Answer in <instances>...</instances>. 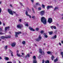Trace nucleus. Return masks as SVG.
<instances>
[{"label":"nucleus","mask_w":63,"mask_h":63,"mask_svg":"<svg viewBox=\"0 0 63 63\" xmlns=\"http://www.w3.org/2000/svg\"><path fill=\"white\" fill-rule=\"evenodd\" d=\"M22 43L23 45H24V44H25V41H23L22 42Z\"/></svg>","instance_id":"nucleus-29"},{"label":"nucleus","mask_w":63,"mask_h":63,"mask_svg":"<svg viewBox=\"0 0 63 63\" xmlns=\"http://www.w3.org/2000/svg\"><path fill=\"white\" fill-rule=\"evenodd\" d=\"M17 56H18V57H20V54H18V53H17Z\"/></svg>","instance_id":"nucleus-26"},{"label":"nucleus","mask_w":63,"mask_h":63,"mask_svg":"<svg viewBox=\"0 0 63 63\" xmlns=\"http://www.w3.org/2000/svg\"><path fill=\"white\" fill-rule=\"evenodd\" d=\"M6 38L8 39L9 38H11V35H8L7 36H6Z\"/></svg>","instance_id":"nucleus-15"},{"label":"nucleus","mask_w":63,"mask_h":63,"mask_svg":"<svg viewBox=\"0 0 63 63\" xmlns=\"http://www.w3.org/2000/svg\"><path fill=\"white\" fill-rule=\"evenodd\" d=\"M47 54H51V52L50 51H48L47 52Z\"/></svg>","instance_id":"nucleus-17"},{"label":"nucleus","mask_w":63,"mask_h":63,"mask_svg":"<svg viewBox=\"0 0 63 63\" xmlns=\"http://www.w3.org/2000/svg\"><path fill=\"white\" fill-rule=\"evenodd\" d=\"M36 5H40V4H39V3H36Z\"/></svg>","instance_id":"nucleus-37"},{"label":"nucleus","mask_w":63,"mask_h":63,"mask_svg":"<svg viewBox=\"0 0 63 63\" xmlns=\"http://www.w3.org/2000/svg\"><path fill=\"white\" fill-rule=\"evenodd\" d=\"M41 21L44 24H47V19L46 18H45L44 17H41Z\"/></svg>","instance_id":"nucleus-1"},{"label":"nucleus","mask_w":63,"mask_h":63,"mask_svg":"<svg viewBox=\"0 0 63 63\" xmlns=\"http://www.w3.org/2000/svg\"><path fill=\"white\" fill-rule=\"evenodd\" d=\"M52 32H49V33L50 35H52Z\"/></svg>","instance_id":"nucleus-19"},{"label":"nucleus","mask_w":63,"mask_h":63,"mask_svg":"<svg viewBox=\"0 0 63 63\" xmlns=\"http://www.w3.org/2000/svg\"><path fill=\"white\" fill-rule=\"evenodd\" d=\"M62 19H63V17H62Z\"/></svg>","instance_id":"nucleus-63"},{"label":"nucleus","mask_w":63,"mask_h":63,"mask_svg":"<svg viewBox=\"0 0 63 63\" xmlns=\"http://www.w3.org/2000/svg\"><path fill=\"white\" fill-rule=\"evenodd\" d=\"M32 2V3H33V0H31Z\"/></svg>","instance_id":"nucleus-52"},{"label":"nucleus","mask_w":63,"mask_h":63,"mask_svg":"<svg viewBox=\"0 0 63 63\" xmlns=\"http://www.w3.org/2000/svg\"><path fill=\"white\" fill-rule=\"evenodd\" d=\"M58 7H55V8L54 9V10H56V9H58Z\"/></svg>","instance_id":"nucleus-38"},{"label":"nucleus","mask_w":63,"mask_h":63,"mask_svg":"<svg viewBox=\"0 0 63 63\" xmlns=\"http://www.w3.org/2000/svg\"><path fill=\"white\" fill-rule=\"evenodd\" d=\"M25 14L26 15V16H28L29 15L28 14V12H27V11H26L25 13Z\"/></svg>","instance_id":"nucleus-20"},{"label":"nucleus","mask_w":63,"mask_h":63,"mask_svg":"<svg viewBox=\"0 0 63 63\" xmlns=\"http://www.w3.org/2000/svg\"><path fill=\"white\" fill-rule=\"evenodd\" d=\"M8 47V46H5L4 47V48L5 50H6L7 49V48Z\"/></svg>","instance_id":"nucleus-22"},{"label":"nucleus","mask_w":63,"mask_h":63,"mask_svg":"<svg viewBox=\"0 0 63 63\" xmlns=\"http://www.w3.org/2000/svg\"><path fill=\"white\" fill-rule=\"evenodd\" d=\"M33 58L34 59V60L33 61V63H37V60L36 59V56H34L33 57Z\"/></svg>","instance_id":"nucleus-4"},{"label":"nucleus","mask_w":63,"mask_h":63,"mask_svg":"<svg viewBox=\"0 0 63 63\" xmlns=\"http://www.w3.org/2000/svg\"><path fill=\"white\" fill-rule=\"evenodd\" d=\"M22 55H24V53H22Z\"/></svg>","instance_id":"nucleus-44"},{"label":"nucleus","mask_w":63,"mask_h":63,"mask_svg":"<svg viewBox=\"0 0 63 63\" xmlns=\"http://www.w3.org/2000/svg\"><path fill=\"white\" fill-rule=\"evenodd\" d=\"M18 53V51L17 50V53Z\"/></svg>","instance_id":"nucleus-56"},{"label":"nucleus","mask_w":63,"mask_h":63,"mask_svg":"<svg viewBox=\"0 0 63 63\" xmlns=\"http://www.w3.org/2000/svg\"><path fill=\"white\" fill-rule=\"evenodd\" d=\"M0 34H1V35H2V34H5V33H3L2 32H0Z\"/></svg>","instance_id":"nucleus-35"},{"label":"nucleus","mask_w":63,"mask_h":63,"mask_svg":"<svg viewBox=\"0 0 63 63\" xmlns=\"http://www.w3.org/2000/svg\"><path fill=\"white\" fill-rule=\"evenodd\" d=\"M32 10L33 11H34V8H32Z\"/></svg>","instance_id":"nucleus-45"},{"label":"nucleus","mask_w":63,"mask_h":63,"mask_svg":"<svg viewBox=\"0 0 63 63\" xmlns=\"http://www.w3.org/2000/svg\"><path fill=\"white\" fill-rule=\"evenodd\" d=\"M8 12L11 15H13V11H12L11 9H8Z\"/></svg>","instance_id":"nucleus-2"},{"label":"nucleus","mask_w":63,"mask_h":63,"mask_svg":"<svg viewBox=\"0 0 63 63\" xmlns=\"http://www.w3.org/2000/svg\"><path fill=\"white\" fill-rule=\"evenodd\" d=\"M44 60H42V63H44Z\"/></svg>","instance_id":"nucleus-49"},{"label":"nucleus","mask_w":63,"mask_h":63,"mask_svg":"<svg viewBox=\"0 0 63 63\" xmlns=\"http://www.w3.org/2000/svg\"><path fill=\"white\" fill-rule=\"evenodd\" d=\"M10 6L11 7H13V5H12V4H10Z\"/></svg>","instance_id":"nucleus-46"},{"label":"nucleus","mask_w":63,"mask_h":63,"mask_svg":"<svg viewBox=\"0 0 63 63\" xmlns=\"http://www.w3.org/2000/svg\"><path fill=\"white\" fill-rule=\"evenodd\" d=\"M13 13H14V14H16V12H15L13 11Z\"/></svg>","instance_id":"nucleus-50"},{"label":"nucleus","mask_w":63,"mask_h":63,"mask_svg":"<svg viewBox=\"0 0 63 63\" xmlns=\"http://www.w3.org/2000/svg\"><path fill=\"white\" fill-rule=\"evenodd\" d=\"M30 55V54H28L27 55V56L28 57H30V56H29Z\"/></svg>","instance_id":"nucleus-34"},{"label":"nucleus","mask_w":63,"mask_h":63,"mask_svg":"<svg viewBox=\"0 0 63 63\" xmlns=\"http://www.w3.org/2000/svg\"><path fill=\"white\" fill-rule=\"evenodd\" d=\"M17 27L18 28L20 29V28L23 27V25L21 24H18L17 26Z\"/></svg>","instance_id":"nucleus-5"},{"label":"nucleus","mask_w":63,"mask_h":63,"mask_svg":"<svg viewBox=\"0 0 63 63\" xmlns=\"http://www.w3.org/2000/svg\"><path fill=\"white\" fill-rule=\"evenodd\" d=\"M27 16H29L30 18H31V16L30 15H28Z\"/></svg>","instance_id":"nucleus-41"},{"label":"nucleus","mask_w":63,"mask_h":63,"mask_svg":"<svg viewBox=\"0 0 63 63\" xmlns=\"http://www.w3.org/2000/svg\"><path fill=\"white\" fill-rule=\"evenodd\" d=\"M22 55H20V57H22Z\"/></svg>","instance_id":"nucleus-60"},{"label":"nucleus","mask_w":63,"mask_h":63,"mask_svg":"<svg viewBox=\"0 0 63 63\" xmlns=\"http://www.w3.org/2000/svg\"><path fill=\"white\" fill-rule=\"evenodd\" d=\"M16 16H18V15H17V14H16V13L15 14Z\"/></svg>","instance_id":"nucleus-43"},{"label":"nucleus","mask_w":63,"mask_h":63,"mask_svg":"<svg viewBox=\"0 0 63 63\" xmlns=\"http://www.w3.org/2000/svg\"><path fill=\"white\" fill-rule=\"evenodd\" d=\"M38 10H39V11L41 10V7H39L38 8Z\"/></svg>","instance_id":"nucleus-31"},{"label":"nucleus","mask_w":63,"mask_h":63,"mask_svg":"<svg viewBox=\"0 0 63 63\" xmlns=\"http://www.w3.org/2000/svg\"><path fill=\"white\" fill-rule=\"evenodd\" d=\"M44 37L45 38H47L48 36H47V35H44Z\"/></svg>","instance_id":"nucleus-27"},{"label":"nucleus","mask_w":63,"mask_h":63,"mask_svg":"<svg viewBox=\"0 0 63 63\" xmlns=\"http://www.w3.org/2000/svg\"><path fill=\"white\" fill-rule=\"evenodd\" d=\"M16 42L13 43H12L11 46L12 47H15V46H16Z\"/></svg>","instance_id":"nucleus-10"},{"label":"nucleus","mask_w":63,"mask_h":63,"mask_svg":"<svg viewBox=\"0 0 63 63\" xmlns=\"http://www.w3.org/2000/svg\"><path fill=\"white\" fill-rule=\"evenodd\" d=\"M5 59L6 60H9V58L8 57H6L5 58Z\"/></svg>","instance_id":"nucleus-21"},{"label":"nucleus","mask_w":63,"mask_h":63,"mask_svg":"<svg viewBox=\"0 0 63 63\" xmlns=\"http://www.w3.org/2000/svg\"><path fill=\"white\" fill-rule=\"evenodd\" d=\"M5 31H7V30H9L10 29V27H5Z\"/></svg>","instance_id":"nucleus-14"},{"label":"nucleus","mask_w":63,"mask_h":63,"mask_svg":"<svg viewBox=\"0 0 63 63\" xmlns=\"http://www.w3.org/2000/svg\"><path fill=\"white\" fill-rule=\"evenodd\" d=\"M37 7V6L36 5H35L34 6V8H36Z\"/></svg>","instance_id":"nucleus-42"},{"label":"nucleus","mask_w":63,"mask_h":63,"mask_svg":"<svg viewBox=\"0 0 63 63\" xmlns=\"http://www.w3.org/2000/svg\"><path fill=\"white\" fill-rule=\"evenodd\" d=\"M45 6L44 5V4H42V8H45Z\"/></svg>","instance_id":"nucleus-30"},{"label":"nucleus","mask_w":63,"mask_h":63,"mask_svg":"<svg viewBox=\"0 0 63 63\" xmlns=\"http://www.w3.org/2000/svg\"><path fill=\"white\" fill-rule=\"evenodd\" d=\"M51 58L52 60H53V59H54V56L52 55L51 56Z\"/></svg>","instance_id":"nucleus-18"},{"label":"nucleus","mask_w":63,"mask_h":63,"mask_svg":"<svg viewBox=\"0 0 63 63\" xmlns=\"http://www.w3.org/2000/svg\"><path fill=\"white\" fill-rule=\"evenodd\" d=\"M36 31H38L39 30V29L38 28L36 29Z\"/></svg>","instance_id":"nucleus-40"},{"label":"nucleus","mask_w":63,"mask_h":63,"mask_svg":"<svg viewBox=\"0 0 63 63\" xmlns=\"http://www.w3.org/2000/svg\"><path fill=\"white\" fill-rule=\"evenodd\" d=\"M50 27L51 28V29H53V26H51Z\"/></svg>","instance_id":"nucleus-39"},{"label":"nucleus","mask_w":63,"mask_h":63,"mask_svg":"<svg viewBox=\"0 0 63 63\" xmlns=\"http://www.w3.org/2000/svg\"><path fill=\"white\" fill-rule=\"evenodd\" d=\"M39 53H40L41 54H42L43 53L42 52H43V54H44V52L41 49H39Z\"/></svg>","instance_id":"nucleus-9"},{"label":"nucleus","mask_w":63,"mask_h":63,"mask_svg":"<svg viewBox=\"0 0 63 63\" xmlns=\"http://www.w3.org/2000/svg\"><path fill=\"white\" fill-rule=\"evenodd\" d=\"M48 22H49V23L50 24L52 22V19L51 18H48Z\"/></svg>","instance_id":"nucleus-3"},{"label":"nucleus","mask_w":63,"mask_h":63,"mask_svg":"<svg viewBox=\"0 0 63 63\" xmlns=\"http://www.w3.org/2000/svg\"><path fill=\"white\" fill-rule=\"evenodd\" d=\"M19 3L20 4H21V6H22V4L21 3V2H19Z\"/></svg>","instance_id":"nucleus-47"},{"label":"nucleus","mask_w":63,"mask_h":63,"mask_svg":"<svg viewBox=\"0 0 63 63\" xmlns=\"http://www.w3.org/2000/svg\"><path fill=\"white\" fill-rule=\"evenodd\" d=\"M56 37H57L56 35H55L54 36L52 37V39H55V38H56Z\"/></svg>","instance_id":"nucleus-16"},{"label":"nucleus","mask_w":63,"mask_h":63,"mask_svg":"<svg viewBox=\"0 0 63 63\" xmlns=\"http://www.w3.org/2000/svg\"><path fill=\"white\" fill-rule=\"evenodd\" d=\"M6 38L5 36H2L0 37V39H4Z\"/></svg>","instance_id":"nucleus-13"},{"label":"nucleus","mask_w":63,"mask_h":63,"mask_svg":"<svg viewBox=\"0 0 63 63\" xmlns=\"http://www.w3.org/2000/svg\"><path fill=\"white\" fill-rule=\"evenodd\" d=\"M21 32H16L15 37H17V36H18V35H19V34H21Z\"/></svg>","instance_id":"nucleus-6"},{"label":"nucleus","mask_w":63,"mask_h":63,"mask_svg":"<svg viewBox=\"0 0 63 63\" xmlns=\"http://www.w3.org/2000/svg\"><path fill=\"white\" fill-rule=\"evenodd\" d=\"M0 24H1V22H0Z\"/></svg>","instance_id":"nucleus-62"},{"label":"nucleus","mask_w":63,"mask_h":63,"mask_svg":"<svg viewBox=\"0 0 63 63\" xmlns=\"http://www.w3.org/2000/svg\"><path fill=\"white\" fill-rule=\"evenodd\" d=\"M59 45H60V46H61V44L60 43H59Z\"/></svg>","instance_id":"nucleus-54"},{"label":"nucleus","mask_w":63,"mask_h":63,"mask_svg":"<svg viewBox=\"0 0 63 63\" xmlns=\"http://www.w3.org/2000/svg\"><path fill=\"white\" fill-rule=\"evenodd\" d=\"M41 39H42V37H41V35H40L39 36L38 39H35V40L36 41H39Z\"/></svg>","instance_id":"nucleus-8"},{"label":"nucleus","mask_w":63,"mask_h":63,"mask_svg":"<svg viewBox=\"0 0 63 63\" xmlns=\"http://www.w3.org/2000/svg\"><path fill=\"white\" fill-rule=\"evenodd\" d=\"M3 25H5V23H3Z\"/></svg>","instance_id":"nucleus-61"},{"label":"nucleus","mask_w":63,"mask_h":63,"mask_svg":"<svg viewBox=\"0 0 63 63\" xmlns=\"http://www.w3.org/2000/svg\"><path fill=\"white\" fill-rule=\"evenodd\" d=\"M58 61V59H56L55 60H54V62H57Z\"/></svg>","instance_id":"nucleus-23"},{"label":"nucleus","mask_w":63,"mask_h":63,"mask_svg":"<svg viewBox=\"0 0 63 63\" xmlns=\"http://www.w3.org/2000/svg\"><path fill=\"white\" fill-rule=\"evenodd\" d=\"M34 17H35V16H33L32 17V18H34Z\"/></svg>","instance_id":"nucleus-53"},{"label":"nucleus","mask_w":63,"mask_h":63,"mask_svg":"<svg viewBox=\"0 0 63 63\" xmlns=\"http://www.w3.org/2000/svg\"><path fill=\"white\" fill-rule=\"evenodd\" d=\"M1 8H0V13H1Z\"/></svg>","instance_id":"nucleus-48"},{"label":"nucleus","mask_w":63,"mask_h":63,"mask_svg":"<svg viewBox=\"0 0 63 63\" xmlns=\"http://www.w3.org/2000/svg\"><path fill=\"white\" fill-rule=\"evenodd\" d=\"M61 43H62V44H63V41H62L61 42Z\"/></svg>","instance_id":"nucleus-57"},{"label":"nucleus","mask_w":63,"mask_h":63,"mask_svg":"<svg viewBox=\"0 0 63 63\" xmlns=\"http://www.w3.org/2000/svg\"><path fill=\"white\" fill-rule=\"evenodd\" d=\"M29 25H28V24L27 23L25 24V26H27V27H28Z\"/></svg>","instance_id":"nucleus-28"},{"label":"nucleus","mask_w":63,"mask_h":63,"mask_svg":"<svg viewBox=\"0 0 63 63\" xmlns=\"http://www.w3.org/2000/svg\"><path fill=\"white\" fill-rule=\"evenodd\" d=\"M45 10H43L41 11L40 12V15H41V16H43L44 15V14H45Z\"/></svg>","instance_id":"nucleus-7"},{"label":"nucleus","mask_w":63,"mask_h":63,"mask_svg":"<svg viewBox=\"0 0 63 63\" xmlns=\"http://www.w3.org/2000/svg\"><path fill=\"white\" fill-rule=\"evenodd\" d=\"M53 7L52 6H50V5L48 6H47V10H48V9H49V8H53Z\"/></svg>","instance_id":"nucleus-11"},{"label":"nucleus","mask_w":63,"mask_h":63,"mask_svg":"<svg viewBox=\"0 0 63 63\" xmlns=\"http://www.w3.org/2000/svg\"><path fill=\"white\" fill-rule=\"evenodd\" d=\"M29 29L31 31H35V30H34L33 28H32L30 27Z\"/></svg>","instance_id":"nucleus-12"},{"label":"nucleus","mask_w":63,"mask_h":63,"mask_svg":"<svg viewBox=\"0 0 63 63\" xmlns=\"http://www.w3.org/2000/svg\"><path fill=\"white\" fill-rule=\"evenodd\" d=\"M33 12L34 14H35V11H33Z\"/></svg>","instance_id":"nucleus-55"},{"label":"nucleus","mask_w":63,"mask_h":63,"mask_svg":"<svg viewBox=\"0 0 63 63\" xmlns=\"http://www.w3.org/2000/svg\"><path fill=\"white\" fill-rule=\"evenodd\" d=\"M2 59L1 57H0V59Z\"/></svg>","instance_id":"nucleus-59"},{"label":"nucleus","mask_w":63,"mask_h":63,"mask_svg":"<svg viewBox=\"0 0 63 63\" xmlns=\"http://www.w3.org/2000/svg\"><path fill=\"white\" fill-rule=\"evenodd\" d=\"M19 63H20V62H19Z\"/></svg>","instance_id":"nucleus-64"},{"label":"nucleus","mask_w":63,"mask_h":63,"mask_svg":"<svg viewBox=\"0 0 63 63\" xmlns=\"http://www.w3.org/2000/svg\"><path fill=\"white\" fill-rule=\"evenodd\" d=\"M40 33H41L42 34L43 33H44V31H41L40 32Z\"/></svg>","instance_id":"nucleus-36"},{"label":"nucleus","mask_w":63,"mask_h":63,"mask_svg":"<svg viewBox=\"0 0 63 63\" xmlns=\"http://www.w3.org/2000/svg\"><path fill=\"white\" fill-rule=\"evenodd\" d=\"M53 28L55 29H56V27H55V26H53Z\"/></svg>","instance_id":"nucleus-32"},{"label":"nucleus","mask_w":63,"mask_h":63,"mask_svg":"<svg viewBox=\"0 0 63 63\" xmlns=\"http://www.w3.org/2000/svg\"><path fill=\"white\" fill-rule=\"evenodd\" d=\"M49 61L48 60H47L45 61V63H49Z\"/></svg>","instance_id":"nucleus-24"},{"label":"nucleus","mask_w":63,"mask_h":63,"mask_svg":"<svg viewBox=\"0 0 63 63\" xmlns=\"http://www.w3.org/2000/svg\"><path fill=\"white\" fill-rule=\"evenodd\" d=\"M7 63H12L11 62H7Z\"/></svg>","instance_id":"nucleus-51"},{"label":"nucleus","mask_w":63,"mask_h":63,"mask_svg":"<svg viewBox=\"0 0 63 63\" xmlns=\"http://www.w3.org/2000/svg\"><path fill=\"white\" fill-rule=\"evenodd\" d=\"M11 56H14V55H13V54L12 52H11Z\"/></svg>","instance_id":"nucleus-33"},{"label":"nucleus","mask_w":63,"mask_h":63,"mask_svg":"<svg viewBox=\"0 0 63 63\" xmlns=\"http://www.w3.org/2000/svg\"><path fill=\"white\" fill-rule=\"evenodd\" d=\"M21 19H20L19 20V21H20V22H21Z\"/></svg>","instance_id":"nucleus-58"},{"label":"nucleus","mask_w":63,"mask_h":63,"mask_svg":"<svg viewBox=\"0 0 63 63\" xmlns=\"http://www.w3.org/2000/svg\"><path fill=\"white\" fill-rule=\"evenodd\" d=\"M61 54L62 56V57L63 58V52H61Z\"/></svg>","instance_id":"nucleus-25"}]
</instances>
